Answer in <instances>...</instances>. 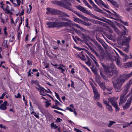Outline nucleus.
<instances>
[{"label": "nucleus", "instance_id": "1", "mask_svg": "<svg viewBox=\"0 0 132 132\" xmlns=\"http://www.w3.org/2000/svg\"><path fill=\"white\" fill-rule=\"evenodd\" d=\"M132 75V71L130 73L119 76L116 79V77L112 79V82L116 92H119L121 90V87L126 79L130 77Z\"/></svg>", "mask_w": 132, "mask_h": 132}, {"label": "nucleus", "instance_id": "2", "mask_svg": "<svg viewBox=\"0 0 132 132\" xmlns=\"http://www.w3.org/2000/svg\"><path fill=\"white\" fill-rule=\"evenodd\" d=\"M101 64L107 75L109 76H112L114 74H117L118 73V71L113 64H111L108 68L106 67L103 63H101Z\"/></svg>", "mask_w": 132, "mask_h": 132}, {"label": "nucleus", "instance_id": "3", "mask_svg": "<svg viewBox=\"0 0 132 132\" xmlns=\"http://www.w3.org/2000/svg\"><path fill=\"white\" fill-rule=\"evenodd\" d=\"M68 1H70L72 2H74L73 0H63L62 2H58L56 1H52V3L54 4L57 3V4L62 7H63L65 8L68 9L70 10H71L72 9L71 6L72 5Z\"/></svg>", "mask_w": 132, "mask_h": 132}, {"label": "nucleus", "instance_id": "4", "mask_svg": "<svg viewBox=\"0 0 132 132\" xmlns=\"http://www.w3.org/2000/svg\"><path fill=\"white\" fill-rule=\"evenodd\" d=\"M47 11L46 13L47 14H57L60 15V16L69 17V16L65 13L60 11L55 10L54 9L47 8H46Z\"/></svg>", "mask_w": 132, "mask_h": 132}, {"label": "nucleus", "instance_id": "5", "mask_svg": "<svg viewBox=\"0 0 132 132\" xmlns=\"http://www.w3.org/2000/svg\"><path fill=\"white\" fill-rule=\"evenodd\" d=\"M118 99V97H113L109 100V101L111 104L115 108V111H117L119 110L118 105V103L117 100Z\"/></svg>", "mask_w": 132, "mask_h": 132}, {"label": "nucleus", "instance_id": "6", "mask_svg": "<svg viewBox=\"0 0 132 132\" xmlns=\"http://www.w3.org/2000/svg\"><path fill=\"white\" fill-rule=\"evenodd\" d=\"M38 90L40 92V94L42 95L43 96H47L50 97L51 96L48 94H47L45 93H51V91L48 89V90H47L45 89L43 87H41L40 89H39Z\"/></svg>", "mask_w": 132, "mask_h": 132}, {"label": "nucleus", "instance_id": "7", "mask_svg": "<svg viewBox=\"0 0 132 132\" xmlns=\"http://www.w3.org/2000/svg\"><path fill=\"white\" fill-rule=\"evenodd\" d=\"M77 9L83 13H85L88 15L91 14V13L88 10H86L83 6L80 5L76 6Z\"/></svg>", "mask_w": 132, "mask_h": 132}, {"label": "nucleus", "instance_id": "8", "mask_svg": "<svg viewBox=\"0 0 132 132\" xmlns=\"http://www.w3.org/2000/svg\"><path fill=\"white\" fill-rule=\"evenodd\" d=\"M53 65L54 66H59V67H56V68H57V69L59 70H61V72L62 73L64 74V72L65 71V70H66V68H65V67L64 65H63V64H54Z\"/></svg>", "mask_w": 132, "mask_h": 132}, {"label": "nucleus", "instance_id": "9", "mask_svg": "<svg viewBox=\"0 0 132 132\" xmlns=\"http://www.w3.org/2000/svg\"><path fill=\"white\" fill-rule=\"evenodd\" d=\"M132 100V95L128 100L126 104L124 106H123V108L124 109H127L130 107L131 104V102Z\"/></svg>", "mask_w": 132, "mask_h": 132}, {"label": "nucleus", "instance_id": "10", "mask_svg": "<svg viewBox=\"0 0 132 132\" xmlns=\"http://www.w3.org/2000/svg\"><path fill=\"white\" fill-rule=\"evenodd\" d=\"M74 30L79 35L81 38L85 39L89 37L88 36H86L85 35L79 31L77 29H75Z\"/></svg>", "mask_w": 132, "mask_h": 132}, {"label": "nucleus", "instance_id": "11", "mask_svg": "<svg viewBox=\"0 0 132 132\" xmlns=\"http://www.w3.org/2000/svg\"><path fill=\"white\" fill-rule=\"evenodd\" d=\"M93 91L94 94V98L96 100L99 99L100 95L98 93L97 89L93 88Z\"/></svg>", "mask_w": 132, "mask_h": 132}, {"label": "nucleus", "instance_id": "12", "mask_svg": "<svg viewBox=\"0 0 132 132\" xmlns=\"http://www.w3.org/2000/svg\"><path fill=\"white\" fill-rule=\"evenodd\" d=\"M46 24L49 28L57 27V22H49Z\"/></svg>", "mask_w": 132, "mask_h": 132}, {"label": "nucleus", "instance_id": "13", "mask_svg": "<svg viewBox=\"0 0 132 132\" xmlns=\"http://www.w3.org/2000/svg\"><path fill=\"white\" fill-rule=\"evenodd\" d=\"M57 27L67 26L69 25V23L67 22H62V21H58L57 22Z\"/></svg>", "mask_w": 132, "mask_h": 132}, {"label": "nucleus", "instance_id": "14", "mask_svg": "<svg viewBox=\"0 0 132 132\" xmlns=\"http://www.w3.org/2000/svg\"><path fill=\"white\" fill-rule=\"evenodd\" d=\"M125 95H124V94L123 93H122L121 95L120 98V102L119 103V105L121 104L124 103L126 101V98L124 97Z\"/></svg>", "mask_w": 132, "mask_h": 132}, {"label": "nucleus", "instance_id": "15", "mask_svg": "<svg viewBox=\"0 0 132 132\" xmlns=\"http://www.w3.org/2000/svg\"><path fill=\"white\" fill-rule=\"evenodd\" d=\"M7 101H4L0 106V109L4 110L7 109L6 106L7 105Z\"/></svg>", "mask_w": 132, "mask_h": 132}, {"label": "nucleus", "instance_id": "16", "mask_svg": "<svg viewBox=\"0 0 132 132\" xmlns=\"http://www.w3.org/2000/svg\"><path fill=\"white\" fill-rule=\"evenodd\" d=\"M96 81L99 85L100 88L103 89V90H104L105 89V83L104 82H102L100 81L99 80H96Z\"/></svg>", "mask_w": 132, "mask_h": 132}, {"label": "nucleus", "instance_id": "17", "mask_svg": "<svg viewBox=\"0 0 132 132\" xmlns=\"http://www.w3.org/2000/svg\"><path fill=\"white\" fill-rule=\"evenodd\" d=\"M76 14L78 15L79 17L81 18L82 19H83L85 20V21H91V20L90 19H89L88 18H87L84 15H82L81 14L78 13L77 12L76 13Z\"/></svg>", "mask_w": 132, "mask_h": 132}, {"label": "nucleus", "instance_id": "18", "mask_svg": "<svg viewBox=\"0 0 132 132\" xmlns=\"http://www.w3.org/2000/svg\"><path fill=\"white\" fill-rule=\"evenodd\" d=\"M5 12L7 14H12V12L10 10V7L8 5H6V7L5 8Z\"/></svg>", "mask_w": 132, "mask_h": 132}, {"label": "nucleus", "instance_id": "19", "mask_svg": "<svg viewBox=\"0 0 132 132\" xmlns=\"http://www.w3.org/2000/svg\"><path fill=\"white\" fill-rule=\"evenodd\" d=\"M87 53L89 57L93 60L94 62L97 61V60L93 55L88 52H87Z\"/></svg>", "mask_w": 132, "mask_h": 132}, {"label": "nucleus", "instance_id": "20", "mask_svg": "<svg viewBox=\"0 0 132 132\" xmlns=\"http://www.w3.org/2000/svg\"><path fill=\"white\" fill-rule=\"evenodd\" d=\"M124 67L126 68L132 67V61L129 62L124 64Z\"/></svg>", "mask_w": 132, "mask_h": 132}, {"label": "nucleus", "instance_id": "21", "mask_svg": "<svg viewBox=\"0 0 132 132\" xmlns=\"http://www.w3.org/2000/svg\"><path fill=\"white\" fill-rule=\"evenodd\" d=\"M130 86L129 85H127L125 89L123 91L122 93L124 94V95H126L128 92V89L130 87Z\"/></svg>", "mask_w": 132, "mask_h": 132}, {"label": "nucleus", "instance_id": "22", "mask_svg": "<svg viewBox=\"0 0 132 132\" xmlns=\"http://www.w3.org/2000/svg\"><path fill=\"white\" fill-rule=\"evenodd\" d=\"M0 18L1 20V22L3 23H5V18H6V16L5 15H3L1 13L0 15Z\"/></svg>", "mask_w": 132, "mask_h": 132}, {"label": "nucleus", "instance_id": "23", "mask_svg": "<svg viewBox=\"0 0 132 132\" xmlns=\"http://www.w3.org/2000/svg\"><path fill=\"white\" fill-rule=\"evenodd\" d=\"M8 40H4L3 43V46L5 48H7L8 47L9 44L7 43Z\"/></svg>", "mask_w": 132, "mask_h": 132}, {"label": "nucleus", "instance_id": "24", "mask_svg": "<svg viewBox=\"0 0 132 132\" xmlns=\"http://www.w3.org/2000/svg\"><path fill=\"white\" fill-rule=\"evenodd\" d=\"M92 5L94 7V9L96 11L98 12H100L101 10L94 3Z\"/></svg>", "mask_w": 132, "mask_h": 132}, {"label": "nucleus", "instance_id": "25", "mask_svg": "<svg viewBox=\"0 0 132 132\" xmlns=\"http://www.w3.org/2000/svg\"><path fill=\"white\" fill-rule=\"evenodd\" d=\"M51 128L54 129H56L58 127L56 124H54V123H52L51 124Z\"/></svg>", "mask_w": 132, "mask_h": 132}, {"label": "nucleus", "instance_id": "26", "mask_svg": "<svg viewBox=\"0 0 132 132\" xmlns=\"http://www.w3.org/2000/svg\"><path fill=\"white\" fill-rule=\"evenodd\" d=\"M106 109H107L109 111L111 112L112 111L113 109L112 106L110 105L109 104L107 105L106 106Z\"/></svg>", "mask_w": 132, "mask_h": 132}, {"label": "nucleus", "instance_id": "27", "mask_svg": "<svg viewBox=\"0 0 132 132\" xmlns=\"http://www.w3.org/2000/svg\"><path fill=\"white\" fill-rule=\"evenodd\" d=\"M123 61L125 62L127 61V60L129 58L128 56L126 55H124L123 57Z\"/></svg>", "mask_w": 132, "mask_h": 132}, {"label": "nucleus", "instance_id": "28", "mask_svg": "<svg viewBox=\"0 0 132 132\" xmlns=\"http://www.w3.org/2000/svg\"><path fill=\"white\" fill-rule=\"evenodd\" d=\"M102 132H114L113 130L110 129H105L102 131Z\"/></svg>", "mask_w": 132, "mask_h": 132}, {"label": "nucleus", "instance_id": "29", "mask_svg": "<svg viewBox=\"0 0 132 132\" xmlns=\"http://www.w3.org/2000/svg\"><path fill=\"white\" fill-rule=\"evenodd\" d=\"M90 15L92 16L93 18H95L96 19H98L99 20H102V19L100 18L99 17H98L97 16H95L94 15H93V14L91 13V14L89 15Z\"/></svg>", "mask_w": 132, "mask_h": 132}, {"label": "nucleus", "instance_id": "30", "mask_svg": "<svg viewBox=\"0 0 132 132\" xmlns=\"http://www.w3.org/2000/svg\"><path fill=\"white\" fill-rule=\"evenodd\" d=\"M100 2L101 4L104 7L106 8H108V5H105V3L102 0L100 1Z\"/></svg>", "mask_w": 132, "mask_h": 132}, {"label": "nucleus", "instance_id": "31", "mask_svg": "<svg viewBox=\"0 0 132 132\" xmlns=\"http://www.w3.org/2000/svg\"><path fill=\"white\" fill-rule=\"evenodd\" d=\"M116 123V122L114 121H110L108 125V127H111L113 124L115 123Z\"/></svg>", "mask_w": 132, "mask_h": 132}, {"label": "nucleus", "instance_id": "32", "mask_svg": "<svg viewBox=\"0 0 132 132\" xmlns=\"http://www.w3.org/2000/svg\"><path fill=\"white\" fill-rule=\"evenodd\" d=\"M0 7L2 8V9L4 11H5V8H4V5L3 4V2L0 3Z\"/></svg>", "mask_w": 132, "mask_h": 132}, {"label": "nucleus", "instance_id": "33", "mask_svg": "<svg viewBox=\"0 0 132 132\" xmlns=\"http://www.w3.org/2000/svg\"><path fill=\"white\" fill-rule=\"evenodd\" d=\"M116 63L118 66L120 67L121 66V64L119 59H117Z\"/></svg>", "mask_w": 132, "mask_h": 132}, {"label": "nucleus", "instance_id": "34", "mask_svg": "<svg viewBox=\"0 0 132 132\" xmlns=\"http://www.w3.org/2000/svg\"><path fill=\"white\" fill-rule=\"evenodd\" d=\"M10 1L14 4V6L17 7V4L16 3V0H10Z\"/></svg>", "mask_w": 132, "mask_h": 132}, {"label": "nucleus", "instance_id": "35", "mask_svg": "<svg viewBox=\"0 0 132 132\" xmlns=\"http://www.w3.org/2000/svg\"><path fill=\"white\" fill-rule=\"evenodd\" d=\"M92 70L93 72L95 74H96L97 73V70L95 68H94V67H93V68L92 69Z\"/></svg>", "mask_w": 132, "mask_h": 132}, {"label": "nucleus", "instance_id": "36", "mask_svg": "<svg viewBox=\"0 0 132 132\" xmlns=\"http://www.w3.org/2000/svg\"><path fill=\"white\" fill-rule=\"evenodd\" d=\"M56 102L55 104V106L57 107V108H59L58 107V105L60 104V103L57 100H56Z\"/></svg>", "mask_w": 132, "mask_h": 132}, {"label": "nucleus", "instance_id": "37", "mask_svg": "<svg viewBox=\"0 0 132 132\" xmlns=\"http://www.w3.org/2000/svg\"><path fill=\"white\" fill-rule=\"evenodd\" d=\"M51 107L54 109H56L57 110H62V109H61L60 108H57L55 106V105H53L52 106H51Z\"/></svg>", "mask_w": 132, "mask_h": 132}, {"label": "nucleus", "instance_id": "38", "mask_svg": "<svg viewBox=\"0 0 132 132\" xmlns=\"http://www.w3.org/2000/svg\"><path fill=\"white\" fill-rule=\"evenodd\" d=\"M82 67L87 71L88 73H90V72L89 71V69L87 67H86L85 65H82Z\"/></svg>", "mask_w": 132, "mask_h": 132}, {"label": "nucleus", "instance_id": "39", "mask_svg": "<svg viewBox=\"0 0 132 132\" xmlns=\"http://www.w3.org/2000/svg\"><path fill=\"white\" fill-rule=\"evenodd\" d=\"M75 26L77 28H79L81 30H84V29L82 28L80 26H79L78 24H75Z\"/></svg>", "mask_w": 132, "mask_h": 132}, {"label": "nucleus", "instance_id": "40", "mask_svg": "<svg viewBox=\"0 0 132 132\" xmlns=\"http://www.w3.org/2000/svg\"><path fill=\"white\" fill-rule=\"evenodd\" d=\"M34 116L37 118H39V114L38 113H36L34 112L33 113Z\"/></svg>", "mask_w": 132, "mask_h": 132}, {"label": "nucleus", "instance_id": "41", "mask_svg": "<svg viewBox=\"0 0 132 132\" xmlns=\"http://www.w3.org/2000/svg\"><path fill=\"white\" fill-rule=\"evenodd\" d=\"M30 111L31 112V114H32L34 113L35 112H34V109L32 107H30L29 108Z\"/></svg>", "mask_w": 132, "mask_h": 132}, {"label": "nucleus", "instance_id": "42", "mask_svg": "<svg viewBox=\"0 0 132 132\" xmlns=\"http://www.w3.org/2000/svg\"><path fill=\"white\" fill-rule=\"evenodd\" d=\"M6 27H5L4 29V35L6 36H7L8 33L6 31Z\"/></svg>", "mask_w": 132, "mask_h": 132}, {"label": "nucleus", "instance_id": "43", "mask_svg": "<svg viewBox=\"0 0 132 132\" xmlns=\"http://www.w3.org/2000/svg\"><path fill=\"white\" fill-rule=\"evenodd\" d=\"M24 17L22 18V17H21V22L19 24V27H20L21 25L22 24V22L23 21Z\"/></svg>", "mask_w": 132, "mask_h": 132}, {"label": "nucleus", "instance_id": "44", "mask_svg": "<svg viewBox=\"0 0 132 132\" xmlns=\"http://www.w3.org/2000/svg\"><path fill=\"white\" fill-rule=\"evenodd\" d=\"M97 105L101 108L103 107V105L101 103L99 102H97Z\"/></svg>", "mask_w": 132, "mask_h": 132}, {"label": "nucleus", "instance_id": "45", "mask_svg": "<svg viewBox=\"0 0 132 132\" xmlns=\"http://www.w3.org/2000/svg\"><path fill=\"white\" fill-rule=\"evenodd\" d=\"M103 101L104 104H106V106L109 104V102H107L106 101H105L104 99H103Z\"/></svg>", "mask_w": 132, "mask_h": 132}, {"label": "nucleus", "instance_id": "46", "mask_svg": "<svg viewBox=\"0 0 132 132\" xmlns=\"http://www.w3.org/2000/svg\"><path fill=\"white\" fill-rule=\"evenodd\" d=\"M89 66H90L91 65V63L89 60L85 62Z\"/></svg>", "mask_w": 132, "mask_h": 132}, {"label": "nucleus", "instance_id": "47", "mask_svg": "<svg viewBox=\"0 0 132 132\" xmlns=\"http://www.w3.org/2000/svg\"><path fill=\"white\" fill-rule=\"evenodd\" d=\"M0 127L1 128H3L6 130L7 129V127L6 126H3L2 125H0Z\"/></svg>", "mask_w": 132, "mask_h": 132}, {"label": "nucleus", "instance_id": "48", "mask_svg": "<svg viewBox=\"0 0 132 132\" xmlns=\"http://www.w3.org/2000/svg\"><path fill=\"white\" fill-rule=\"evenodd\" d=\"M46 107H48L51 104V103H49L48 101H46Z\"/></svg>", "mask_w": 132, "mask_h": 132}, {"label": "nucleus", "instance_id": "49", "mask_svg": "<svg viewBox=\"0 0 132 132\" xmlns=\"http://www.w3.org/2000/svg\"><path fill=\"white\" fill-rule=\"evenodd\" d=\"M66 109L68 110H69V111H70V112H73V109L72 108H70L69 107H67Z\"/></svg>", "mask_w": 132, "mask_h": 132}, {"label": "nucleus", "instance_id": "50", "mask_svg": "<svg viewBox=\"0 0 132 132\" xmlns=\"http://www.w3.org/2000/svg\"><path fill=\"white\" fill-rule=\"evenodd\" d=\"M16 1L17 4V6H19L20 5L21 1L20 0H16Z\"/></svg>", "mask_w": 132, "mask_h": 132}, {"label": "nucleus", "instance_id": "51", "mask_svg": "<svg viewBox=\"0 0 132 132\" xmlns=\"http://www.w3.org/2000/svg\"><path fill=\"white\" fill-rule=\"evenodd\" d=\"M84 24L86 26H89L91 24L90 23L88 22H86L84 23Z\"/></svg>", "mask_w": 132, "mask_h": 132}, {"label": "nucleus", "instance_id": "52", "mask_svg": "<svg viewBox=\"0 0 132 132\" xmlns=\"http://www.w3.org/2000/svg\"><path fill=\"white\" fill-rule=\"evenodd\" d=\"M55 96L56 97H57V99L59 100L60 99V98L59 97V95H58V94L56 92H55Z\"/></svg>", "mask_w": 132, "mask_h": 132}, {"label": "nucleus", "instance_id": "53", "mask_svg": "<svg viewBox=\"0 0 132 132\" xmlns=\"http://www.w3.org/2000/svg\"><path fill=\"white\" fill-rule=\"evenodd\" d=\"M31 83L32 84H37L38 82L36 81L32 80L31 81Z\"/></svg>", "mask_w": 132, "mask_h": 132}, {"label": "nucleus", "instance_id": "54", "mask_svg": "<svg viewBox=\"0 0 132 132\" xmlns=\"http://www.w3.org/2000/svg\"><path fill=\"white\" fill-rule=\"evenodd\" d=\"M125 26H128V24L127 22H124L122 20L120 21Z\"/></svg>", "mask_w": 132, "mask_h": 132}, {"label": "nucleus", "instance_id": "55", "mask_svg": "<svg viewBox=\"0 0 132 132\" xmlns=\"http://www.w3.org/2000/svg\"><path fill=\"white\" fill-rule=\"evenodd\" d=\"M80 57L81 60H85V56L84 55L82 54V56Z\"/></svg>", "mask_w": 132, "mask_h": 132}, {"label": "nucleus", "instance_id": "56", "mask_svg": "<svg viewBox=\"0 0 132 132\" xmlns=\"http://www.w3.org/2000/svg\"><path fill=\"white\" fill-rule=\"evenodd\" d=\"M62 120V119H61L60 118H57L56 121L57 122H60Z\"/></svg>", "mask_w": 132, "mask_h": 132}, {"label": "nucleus", "instance_id": "57", "mask_svg": "<svg viewBox=\"0 0 132 132\" xmlns=\"http://www.w3.org/2000/svg\"><path fill=\"white\" fill-rule=\"evenodd\" d=\"M74 130L77 132H81V131L79 129L75 128L74 129Z\"/></svg>", "mask_w": 132, "mask_h": 132}, {"label": "nucleus", "instance_id": "58", "mask_svg": "<svg viewBox=\"0 0 132 132\" xmlns=\"http://www.w3.org/2000/svg\"><path fill=\"white\" fill-rule=\"evenodd\" d=\"M15 97L16 98H20L21 97L20 94L19 93H18V94L17 95H15Z\"/></svg>", "mask_w": 132, "mask_h": 132}, {"label": "nucleus", "instance_id": "59", "mask_svg": "<svg viewBox=\"0 0 132 132\" xmlns=\"http://www.w3.org/2000/svg\"><path fill=\"white\" fill-rule=\"evenodd\" d=\"M11 24H14L15 25H16V23H14V21L12 18H11Z\"/></svg>", "mask_w": 132, "mask_h": 132}, {"label": "nucleus", "instance_id": "60", "mask_svg": "<svg viewBox=\"0 0 132 132\" xmlns=\"http://www.w3.org/2000/svg\"><path fill=\"white\" fill-rule=\"evenodd\" d=\"M86 4V6L88 7L90 9H92V8L91 6H90V5H89L88 3L87 2V3H86V4Z\"/></svg>", "mask_w": 132, "mask_h": 132}, {"label": "nucleus", "instance_id": "61", "mask_svg": "<svg viewBox=\"0 0 132 132\" xmlns=\"http://www.w3.org/2000/svg\"><path fill=\"white\" fill-rule=\"evenodd\" d=\"M54 112H56V113H59V114H61V115H63V114L62 113V112H59L58 111H57L56 110H54Z\"/></svg>", "mask_w": 132, "mask_h": 132}, {"label": "nucleus", "instance_id": "62", "mask_svg": "<svg viewBox=\"0 0 132 132\" xmlns=\"http://www.w3.org/2000/svg\"><path fill=\"white\" fill-rule=\"evenodd\" d=\"M27 62L28 64L29 65H30L32 64L31 62L29 61V60H28L27 61Z\"/></svg>", "mask_w": 132, "mask_h": 132}, {"label": "nucleus", "instance_id": "63", "mask_svg": "<svg viewBox=\"0 0 132 132\" xmlns=\"http://www.w3.org/2000/svg\"><path fill=\"white\" fill-rule=\"evenodd\" d=\"M74 20L75 22H78L79 20V19L78 18H75L74 19Z\"/></svg>", "mask_w": 132, "mask_h": 132}, {"label": "nucleus", "instance_id": "64", "mask_svg": "<svg viewBox=\"0 0 132 132\" xmlns=\"http://www.w3.org/2000/svg\"><path fill=\"white\" fill-rule=\"evenodd\" d=\"M132 94V87L131 88V89L130 92L129 94L127 95V97H128L129 95H130L131 94Z\"/></svg>", "mask_w": 132, "mask_h": 132}]
</instances>
